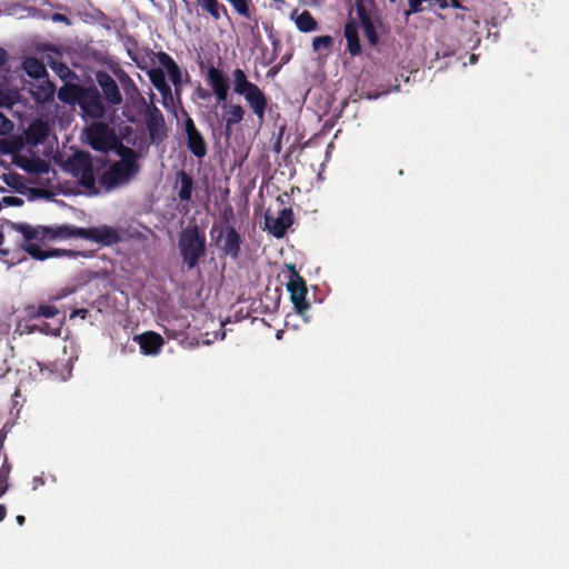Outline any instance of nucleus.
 Here are the masks:
<instances>
[{
    "mask_svg": "<svg viewBox=\"0 0 569 569\" xmlns=\"http://www.w3.org/2000/svg\"><path fill=\"white\" fill-rule=\"evenodd\" d=\"M58 98L61 100V101H64V102H68L69 101V97H68V92L66 89H60L59 92H58Z\"/></svg>",
    "mask_w": 569,
    "mask_h": 569,
    "instance_id": "49",
    "label": "nucleus"
},
{
    "mask_svg": "<svg viewBox=\"0 0 569 569\" xmlns=\"http://www.w3.org/2000/svg\"><path fill=\"white\" fill-rule=\"evenodd\" d=\"M297 28L301 32H310L317 29V21L312 17V14L305 10L302 11L296 19Z\"/></svg>",
    "mask_w": 569,
    "mask_h": 569,
    "instance_id": "28",
    "label": "nucleus"
},
{
    "mask_svg": "<svg viewBox=\"0 0 569 569\" xmlns=\"http://www.w3.org/2000/svg\"><path fill=\"white\" fill-rule=\"evenodd\" d=\"M56 92V86L49 80L48 77L40 79L38 86H36L32 94L38 102H49L53 100Z\"/></svg>",
    "mask_w": 569,
    "mask_h": 569,
    "instance_id": "25",
    "label": "nucleus"
},
{
    "mask_svg": "<svg viewBox=\"0 0 569 569\" xmlns=\"http://www.w3.org/2000/svg\"><path fill=\"white\" fill-rule=\"evenodd\" d=\"M7 509L4 505H0V521H2L6 518Z\"/></svg>",
    "mask_w": 569,
    "mask_h": 569,
    "instance_id": "52",
    "label": "nucleus"
},
{
    "mask_svg": "<svg viewBox=\"0 0 569 569\" xmlns=\"http://www.w3.org/2000/svg\"><path fill=\"white\" fill-rule=\"evenodd\" d=\"M89 137L92 148L99 151L110 148V141L113 139L109 129L103 124L92 128Z\"/></svg>",
    "mask_w": 569,
    "mask_h": 569,
    "instance_id": "20",
    "label": "nucleus"
},
{
    "mask_svg": "<svg viewBox=\"0 0 569 569\" xmlns=\"http://www.w3.org/2000/svg\"><path fill=\"white\" fill-rule=\"evenodd\" d=\"M79 104L83 112L92 119H101L106 113L104 104L96 87L81 90Z\"/></svg>",
    "mask_w": 569,
    "mask_h": 569,
    "instance_id": "10",
    "label": "nucleus"
},
{
    "mask_svg": "<svg viewBox=\"0 0 569 569\" xmlns=\"http://www.w3.org/2000/svg\"><path fill=\"white\" fill-rule=\"evenodd\" d=\"M273 150L279 153L281 150V136L277 139V141L273 144Z\"/></svg>",
    "mask_w": 569,
    "mask_h": 569,
    "instance_id": "50",
    "label": "nucleus"
},
{
    "mask_svg": "<svg viewBox=\"0 0 569 569\" xmlns=\"http://www.w3.org/2000/svg\"><path fill=\"white\" fill-rule=\"evenodd\" d=\"M174 187L179 188L178 199L181 202L180 212L187 214L190 210L189 202L192 201V192L194 189L193 178L184 170L178 171L176 173Z\"/></svg>",
    "mask_w": 569,
    "mask_h": 569,
    "instance_id": "14",
    "label": "nucleus"
},
{
    "mask_svg": "<svg viewBox=\"0 0 569 569\" xmlns=\"http://www.w3.org/2000/svg\"><path fill=\"white\" fill-rule=\"evenodd\" d=\"M233 220H234L233 208L231 206H227L221 211L220 220L218 222H214L213 226H217L220 228L233 227V224H232Z\"/></svg>",
    "mask_w": 569,
    "mask_h": 569,
    "instance_id": "30",
    "label": "nucleus"
},
{
    "mask_svg": "<svg viewBox=\"0 0 569 569\" xmlns=\"http://www.w3.org/2000/svg\"><path fill=\"white\" fill-rule=\"evenodd\" d=\"M469 60H470V63H475V62L478 60V57H477L476 54H473V53H472V54L470 56Z\"/></svg>",
    "mask_w": 569,
    "mask_h": 569,
    "instance_id": "55",
    "label": "nucleus"
},
{
    "mask_svg": "<svg viewBox=\"0 0 569 569\" xmlns=\"http://www.w3.org/2000/svg\"><path fill=\"white\" fill-rule=\"evenodd\" d=\"M31 330H37L39 332H42V333H46V335H51V336H59L60 332H61V327L58 326V327H51L50 323L48 322H43L42 325H33Z\"/></svg>",
    "mask_w": 569,
    "mask_h": 569,
    "instance_id": "35",
    "label": "nucleus"
},
{
    "mask_svg": "<svg viewBox=\"0 0 569 569\" xmlns=\"http://www.w3.org/2000/svg\"><path fill=\"white\" fill-rule=\"evenodd\" d=\"M89 311L84 308H79V309H74L71 315H70V318H76V317H80L81 319H86L87 316H88Z\"/></svg>",
    "mask_w": 569,
    "mask_h": 569,
    "instance_id": "45",
    "label": "nucleus"
},
{
    "mask_svg": "<svg viewBox=\"0 0 569 569\" xmlns=\"http://www.w3.org/2000/svg\"><path fill=\"white\" fill-rule=\"evenodd\" d=\"M194 96L198 99L207 100L211 97L210 91L203 89L200 84L194 89Z\"/></svg>",
    "mask_w": 569,
    "mask_h": 569,
    "instance_id": "44",
    "label": "nucleus"
},
{
    "mask_svg": "<svg viewBox=\"0 0 569 569\" xmlns=\"http://www.w3.org/2000/svg\"><path fill=\"white\" fill-rule=\"evenodd\" d=\"M146 128L151 143H160L167 137L166 121L162 112L156 106L146 112Z\"/></svg>",
    "mask_w": 569,
    "mask_h": 569,
    "instance_id": "11",
    "label": "nucleus"
},
{
    "mask_svg": "<svg viewBox=\"0 0 569 569\" xmlns=\"http://www.w3.org/2000/svg\"><path fill=\"white\" fill-rule=\"evenodd\" d=\"M13 130V123L0 112V136H7Z\"/></svg>",
    "mask_w": 569,
    "mask_h": 569,
    "instance_id": "38",
    "label": "nucleus"
},
{
    "mask_svg": "<svg viewBox=\"0 0 569 569\" xmlns=\"http://www.w3.org/2000/svg\"><path fill=\"white\" fill-rule=\"evenodd\" d=\"M13 101L14 99L11 91L0 89V107H11Z\"/></svg>",
    "mask_w": 569,
    "mask_h": 569,
    "instance_id": "39",
    "label": "nucleus"
},
{
    "mask_svg": "<svg viewBox=\"0 0 569 569\" xmlns=\"http://www.w3.org/2000/svg\"><path fill=\"white\" fill-rule=\"evenodd\" d=\"M345 38L348 43V51L351 56H358L361 52L358 28L355 21H349L345 26Z\"/></svg>",
    "mask_w": 569,
    "mask_h": 569,
    "instance_id": "24",
    "label": "nucleus"
},
{
    "mask_svg": "<svg viewBox=\"0 0 569 569\" xmlns=\"http://www.w3.org/2000/svg\"><path fill=\"white\" fill-rule=\"evenodd\" d=\"M1 202L9 207H20L24 203L23 199L14 196L3 197Z\"/></svg>",
    "mask_w": 569,
    "mask_h": 569,
    "instance_id": "43",
    "label": "nucleus"
},
{
    "mask_svg": "<svg viewBox=\"0 0 569 569\" xmlns=\"http://www.w3.org/2000/svg\"><path fill=\"white\" fill-rule=\"evenodd\" d=\"M232 83L234 93L242 96L257 119L263 121L268 108L266 93L240 68L232 71Z\"/></svg>",
    "mask_w": 569,
    "mask_h": 569,
    "instance_id": "3",
    "label": "nucleus"
},
{
    "mask_svg": "<svg viewBox=\"0 0 569 569\" xmlns=\"http://www.w3.org/2000/svg\"><path fill=\"white\" fill-rule=\"evenodd\" d=\"M62 296L54 295L50 296L48 302H41L37 306L30 305L26 307L27 317L30 320H34L38 318L51 319L59 315V309L53 305V302L60 300Z\"/></svg>",
    "mask_w": 569,
    "mask_h": 569,
    "instance_id": "16",
    "label": "nucleus"
},
{
    "mask_svg": "<svg viewBox=\"0 0 569 569\" xmlns=\"http://www.w3.org/2000/svg\"><path fill=\"white\" fill-rule=\"evenodd\" d=\"M356 11L359 17L361 24L366 23V21H371V18L362 2H357Z\"/></svg>",
    "mask_w": 569,
    "mask_h": 569,
    "instance_id": "41",
    "label": "nucleus"
},
{
    "mask_svg": "<svg viewBox=\"0 0 569 569\" xmlns=\"http://www.w3.org/2000/svg\"><path fill=\"white\" fill-rule=\"evenodd\" d=\"M18 166L28 173L41 174L47 173L50 169L49 163L39 158H21L18 160Z\"/></svg>",
    "mask_w": 569,
    "mask_h": 569,
    "instance_id": "23",
    "label": "nucleus"
},
{
    "mask_svg": "<svg viewBox=\"0 0 569 569\" xmlns=\"http://www.w3.org/2000/svg\"><path fill=\"white\" fill-rule=\"evenodd\" d=\"M22 66L26 73L31 78L40 80L48 77L46 66L37 58H27Z\"/></svg>",
    "mask_w": 569,
    "mask_h": 569,
    "instance_id": "26",
    "label": "nucleus"
},
{
    "mask_svg": "<svg viewBox=\"0 0 569 569\" xmlns=\"http://www.w3.org/2000/svg\"><path fill=\"white\" fill-rule=\"evenodd\" d=\"M425 0H408L409 8L405 11V16L408 19L411 14L419 13L423 10L422 3Z\"/></svg>",
    "mask_w": 569,
    "mask_h": 569,
    "instance_id": "36",
    "label": "nucleus"
},
{
    "mask_svg": "<svg viewBox=\"0 0 569 569\" xmlns=\"http://www.w3.org/2000/svg\"><path fill=\"white\" fill-rule=\"evenodd\" d=\"M1 150L3 153H7V152H11L12 150L10 148L7 147V143H4L3 146H1Z\"/></svg>",
    "mask_w": 569,
    "mask_h": 569,
    "instance_id": "54",
    "label": "nucleus"
},
{
    "mask_svg": "<svg viewBox=\"0 0 569 569\" xmlns=\"http://www.w3.org/2000/svg\"><path fill=\"white\" fill-rule=\"evenodd\" d=\"M149 78L152 86L160 92L163 99L164 106H167V100L172 101V92L171 88L166 80V74L162 69L156 68L149 72Z\"/></svg>",
    "mask_w": 569,
    "mask_h": 569,
    "instance_id": "21",
    "label": "nucleus"
},
{
    "mask_svg": "<svg viewBox=\"0 0 569 569\" xmlns=\"http://www.w3.org/2000/svg\"><path fill=\"white\" fill-rule=\"evenodd\" d=\"M66 170L72 174L79 184L88 191L89 194H98L96 187V177L91 154L86 151H78L66 161Z\"/></svg>",
    "mask_w": 569,
    "mask_h": 569,
    "instance_id": "5",
    "label": "nucleus"
},
{
    "mask_svg": "<svg viewBox=\"0 0 569 569\" xmlns=\"http://www.w3.org/2000/svg\"><path fill=\"white\" fill-rule=\"evenodd\" d=\"M391 3L396 2V0H389Z\"/></svg>",
    "mask_w": 569,
    "mask_h": 569,
    "instance_id": "58",
    "label": "nucleus"
},
{
    "mask_svg": "<svg viewBox=\"0 0 569 569\" xmlns=\"http://www.w3.org/2000/svg\"><path fill=\"white\" fill-rule=\"evenodd\" d=\"M210 238L221 256L229 257L233 260L239 258L242 238L234 227L220 228L212 226Z\"/></svg>",
    "mask_w": 569,
    "mask_h": 569,
    "instance_id": "6",
    "label": "nucleus"
},
{
    "mask_svg": "<svg viewBox=\"0 0 569 569\" xmlns=\"http://www.w3.org/2000/svg\"><path fill=\"white\" fill-rule=\"evenodd\" d=\"M158 59H159L160 64L163 68H166V70H169L171 67L177 64V62L173 60V58L166 52H160L158 56Z\"/></svg>",
    "mask_w": 569,
    "mask_h": 569,
    "instance_id": "42",
    "label": "nucleus"
},
{
    "mask_svg": "<svg viewBox=\"0 0 569 569\" xmlns=\"http://www.w3.org/2000/svg\"><path fill=\"white\" fill-rule=\"evenodd\" d=\"M3 241H4V236H3V233L0 232V246L3 243Z\"/></svg>",
    "mask_w": 569,
    "mask_h": 569,
    "instance_id": "56",
    "label": "nucleus"
},
{
    "mask_svg": "<svg viewBox=\"0 0 569 569\" xmlns=\"http://www.w3.org/2000/svg\"><path fill=\"white\" fill-rule=\"evenodd\" d=\"M273 1L277 2V3H284L283 0H273Z\"/></svg>",
    "mask_w": 569,
    "mask_h": 569,
    "instance_id": "57",
    "label": "nucleus"
},
{
    "mask_svg": "<svg viewBox=\"0 0 569 569\" xmlns=\"http://www.w3.org/2000/svg\"><path fill=\"white\" fill-rule=\"evenodd\" d=\"M22 249L29 253L33 259L43 261L49 258H58V257H69V258H77L81 256V252L73 251V250H67V249H51V250H42L38 244L36 243H24L21 246Z\"/></svg>",
    "mask_w": 569,
    "mask_h": 569,
    "instance_id": "17",
    "label": "nucleus"
},
{
    "mask_svg": "<svg viewBox=\"0 0 569 569\" xmlns=\"http://www.w3.org/2000/svg\"><path fill=\"white\" fill-rule=\"evenodd\" d=\"M122 84L124 86L126 89H127L128 86H130L134 90L137 89L134 82L127 74H124V79L122 80Z\"/></svg>",
    "mask_w": 569,
    "mask_h": 569,
    "instance_id": "48",
    "label": "nucleus"
},
{
    "mask_svg": "<svg viewBox=\"0 0 569 569\" xmlns=\"http://www.w3.org/2000/svg\"><path fill=\"white\" fill-rule=\"evenodd\" d=\"M134 341L139 343L141 352L146 356L158 355L164 345L163 338L154 331H147L136 336Z\"/></svg>",
    "mask_w": 569,
    "mask_h": 569,
    "instance_id": "18",
    "label": "nucleus"
},
{
    "mask_svg": "<svg viewBox=\"0 0 569 569\" xmlns=\"http://www.w3.org/2000/svg\"><path fill=\"white\" fill-rule=\"evenodd\" d=\"M57 239L81 238L102 246H112L120 241L118 231L110 226L81 228L73 224L56 226Z\"/></svg>",
    "mask_w": 569,
    "mask_h": 569,
    "instance_id": "4",
    "label": "nucleus"
},
{
    "mask_svg": "<svg viewBox=\"0 0 569 569\" xmlns=\"http://www.w3.org/2000/svg\"><path fill=\"white\" fill-rule=\"evenodd\" d=\"M96 81L102 91L103 99L110 106L122 103V96L114 79L103 70L96 72Z\"/></svg>",
    "mask_w": 569,
    "mask_h": 569,
    "instance_id": "13",
    "label": "nucleus"
},
{
    "mask_svg": "<svg viewBox=\"0 0 569 569\" xmlns=\"http://www.w3.org/2000/svg\"><path fill=\"white\" fill-rule=\"evenodd\" d=\"M233 9L242 17L250 18L249 3L247 0H227Z\"/></svg>",
    "mask_w": 569,
    "mask_h": 569,
    "instance_id": "33",
    "label": "nucleus"
},
{
    "mask_svg": "<svg viewBox=\"0 0 569 569\" xmlns=\"http://www.w3.org/2000/svg\"><path fill=\"white\" fill-rule=\"evenodd\" d=\"M3 181L7 186L14 189L18 192H23L26 186L22 176L16 172H10L3 176Z\"/></svg>",
    "mask_w": 569,
    "mask_h": 569,
    "instance_id": "29",
    "label": "nucleus"
},
{
    "mask_svg": "<svg viewBox=\"0 0 569 569\" xmlns=\"http://www.w3.org/2000/svg\"><path fill=\"white\" fill-rule=\"evenodd\" d=\"M50 128L46 121L37 119L24 131V139L29 146L36 147L42 143L49 136Z\"/></svg>",
    "mask_w": 569,
    "mask_h": 569,
    "instance_id": "19",
    "label": "nucleus"
},
{
    "mask_svg": "<svg viewBox=\"0 0 569 569\" xmlns=\"http://www.w3.org/2000/svg\"><path fill=\"white\" fill-rule=\"evenodd\" d=\"M289 271L290 278L287 283V290L290 293V300L293 305L296 312L300 316H305V313L310 308V303L306 299V296L308 293L306 281L296 270V267L293 264L289 267Z\"/></svg>",
    "mask_w": 569,
    "mask_h": 569,
    "instance_id": "8",
    "label": "nucleus"
},
{
    "mask_svg": "<svg viewBox=\"0 0 569 569\" xmlns=\"http://www.w3.org/2000/svg\"><path fill=\"white\" fill-rule=\"evenodd\" d=\"M293 223V212L291 208H284L280 211L277 218L266 214L264 224L266 229L276 238H282L287 230Z\"/></svg>",
    "mask_w": 569,
    "mask_h": 569,
    "instance_id": "15",
    "label": "nucleus"
},
{
    "mask_svg": "<svg viewBox=\"0 0 569 569\" xmlns=\"http://www.w3.org/2000/svg\"><path fill=\"white\" fill-rule=\"evenodd\" d=\"M182 113L184 114V134H186V146L188 150L198 159H202L207 156L208 147L204 137L197 128L193 119L188 114V112L182 109Z\"/></svg>",
    "mask_w": 569,
    "mask_h": 569,
    "instance_id": "9",
    "label": "nucleus"
},
{
    "mask_svg": "<svg viewBox=\"0 0 569 569\" xmlns=\"http://www.w3.org/2000/svg\"><path fill=\"white\" fill-rule=\"evenodd\" d=\"M12 229L21 233L26 243H32V240L53 241L57 240L56 227L30 226L28 223H12Z\"/></svg>",
    "mask_w": 569,
    "mask_h": 569,
    "instance_id": "12",
    "label": "nucleus"
},
{
    "mask_svg": "<svg viewBox=\"0 0 569 569\" xmlns=\"http://www.w3.org/2000/svg\"><path fill=\"white\" fill-rule=\"evenodd\" d=\"M179 253L188 270L196 268L207 254L206 233L197 223H190L179 234Z\"/></svg>",
    "mask_w": 569,
    "mask_h": 569,
    "instance_id": "2",
    "label": "nucleus"
},
{
    "mask_svg": "<svg viewBox=\"0 0 569 569\" xmlns=\"http://www.w3.org/2000/svg\"><path fill=\"white\" fill-rule=\"evenodd\" d=\"M333 40L330 36H321L316 37L312 41L313 50L319 51L321 49H330L332 47Z\"/></svg>",
    "mask_w": 569,
    "mask_h": 569,
    "instance_id": "34",
    "label": "nucleus"
},
{
    "mask_svg": "<svg viewBox=\"0 0 569 569\" xmlns=\"http://www.w3.org/2000/svg\"><path fill=\"white\" fill-rule=\"evenodd\" d=\"M356 11L359 17L361 24L366 23V21H371V18L362 2H357Z\"/></svg>",
    "mask_w": 569,
    "mask_h": 569,
    "instance_id": "40",
    "label": "nucleus"
},
{
    "mask_svg": "<svg viewBox=\"0 0 569 569\" xmlns=\"http://www.w3.org/2000/svg\"><path fill=\"white\" fill-rule=\"evenodd\" d=\"M198 3L214 21L220 20L222 16L228 17L227 8L218 0H198Z\"/></svg>",
    "mask_w": 569,
    "mask_h": 569,
    "instance_id": "27",
    "label": "nucleus"
},
{
    "mask_svg": "<svg viewBox=\"0 0 569 569\" xmlns=\"http://www.w3.org/2000/svg\"><path fill=\"white\" fill-rule=\"evenodd\" d=\"M169 78L174 87H178L181 84V78L182 73L178 64H174L169 70H167Z\"/></svg>",
    "mask_w": 569,
    "mask_h": 569,
    "instance_id": "37",
    "label": "nucleus"
},
{
    "mask_svg": "<svg viewBox=\"0 0 569 569\" xmlns=\"http://www.w3.org/2000/svg\"><path fill=\"white\" fill-rule=\"evenodd\" d=\"M365 37L371 46H376L378 43V34L375 28V24L371 21H366V23L361 24Z\"/></svg>",
    "mask_w": 569,
    "mask_h": 569,
    "instance_id": "32",
    "label": "nucleus"
},
{
    "mask_svg": "<svg viewBox=\"0 0 569 569\" xmlns=\"http://www.w3.org/2000/svg\"><path fill=\"white\" fill-rule=\"evenodd\" d=\"M206 81L210 86L217 101L226 102L230 90L229 79L226 73L221 69L210 66L206 74ZM222 109V121L224 123L226 132L229 136L233 126L240 123L244 119L246 110L238 103H223Z\"/></svg>",
    "mask_w": 569,
    "mask_h": 569,
    "instance_id": "1",
    "label": "nucleus"
},
{
    "mask_svg": "<svg viewBox=\"0 0 569 569\" xmlns=\"http://www.w3.org/2000/svg\"><path fill=\"white\" fill-rule=\"evenodd\" d=\"M139 172L140 170L114 161L100 176L99 183L106 191H111L128 184Z\"/></svg>",
    "mask_w": 569,
    "mask_h": 569,
    "instance_id": "7",
    "label": "nucleus"
},
{
    "mask_svg": "<svg viewBox=\"0 0 569 569\" xmlns=\"http://www.w3.org/2000/svg\"><path fill=\"white\" fill-rule=\"evenodd\" d=\"M8 61L7 51L0 47V68L3 67Z\"/></svg>",
    "mask_w": 569,
    "mask_h": 569,
    "instance_id": "47",
    "label": "nucleus"
},
{
    "mask_svg": "<svg viewBox=\"0 0 569 569\" xmlns=\"http://www.w3.org/2000/svg\"><path fill=\"white\" fill-rule=\"evenodd\" d=\"M40 368V375L44 379H57L59 373V366L56 362H51L49 365H42L38 362Z\"/></svg>",
    "mask_w": 569,
    "mask_h": 569,
    "instance_id": "31",
    "label": "nucleus"
},
{
    "mask_svg": "<svg viewBox=\"0 0 569 569\" xmlns=\"http://www.w3.org/2000/svg\"><path fill=\"white\" fill-rule=\"evenodd\" d=\"M116 153L119 156V160L117 162L127 164L129 167H132L137 170L141 169V166L139 163L140 154L134 149L127 147L122 144L121 142L117 143Z\"/></svg>",
    "mask_w": 569,
    "mask_h": 569,
    "instance_id": "22",
    "label": "nucleus"
},
{
    "mask_svg": "<svg viewBox=\"0 0 569 569\" xmlns=\"http://www.w3.org/2000/svg\"><path fill=\"white\" fill-rule=\"evenodd\" d=\"M52 20L56 21V22H64L67 24L70 23V20L67 16L62 14V13H53L52 14Z\"/></svg>",
    "mask_w": 569,
    "mask_h": 569,
    "instance_id": "46",
    "label": "nucleus"
},
{
    "mask_svg": "<svg viewBox=\"0 0 569 569\" xmlns=\"http://www.w3.org/2000/svg\"><path fill=\"white\" fill-rule=\"evenodd\" d=\"M450 6L455 9H465L461 3H460V0H450Z\"/></svg>",
    "mask_w": 569,
    "mask_h": 569,
    "instance_id": "51",
    "label": "nucleus"
},
{
    "mask_svg": "<svg viewBox=\"0 0 569 569\" xmlns=\"http://www.w3.org/2000/svg\"><path fill=\"white\" fill-rule=\"evenodd\" d=\"M16 520L20 526H22L26 521V518L23 516L19 515V516H17Z\"/></svg>",
    "mask_w": 569,
    "mask_h": 569,
    "instance_id": "53",
    "label": "nucleus"
}]
</instances>
